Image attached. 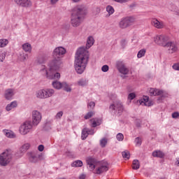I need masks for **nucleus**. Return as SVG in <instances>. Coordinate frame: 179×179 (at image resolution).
I'll return each mask as SVG.
<instances>
[{
    "mask_svg": "<svg viewBox=\"0 0 179 179\" xmlns=\"http://www.w3.org/2000/svg\"><path fill=\"white\" fill-rule=\"evenodd\" d=\"M95 106H96V103L94 101H91L88 103V107H90V108H94Z\"/></svg>",
    "mask_w": 179,
    "mask_h": 179,
    "instance_id": "obj_48",
    "label": "nucleus"
},
{
    "mask_svg": "<svg viewBox=\"0 0 179 179\" xmlns=\"http://www.w3.org/2000/svg\"><path fill=\"white\" fill-rule=\"evenodd\" d=\"M87 136H89V131L87 130V128H85L82 131L81 139L83 141H85V139H86V138H87Z\"/></svg>",
    "mask_w": 179,
    "mask_h": 179,
    "instance_id": "obj_31",
    "label": "nucleus"
},
{
    "mask_svg": "<svg viewBox=\"0 0 179 179\" xmlns=\"http://www.w3.org/2000/svg\"><path fill=\"white\" fill-rule=\"evenodd\" d=\"M41 113L38 110L32 112V124L34 127H37L41 122Z\"/></svg>",
    "mask_w": 179,
    "mask_h": 179,
    "instance_id": "obj_12",
    "label": "nucleus"
},
{
    "mask_svg": "<svg viewBox=\"0 0 179 179\" xmlns=\"http://www.w3.org/2000/svg\"><path fill=\"white\" fill-rule=\"evenodd\" d=\"M115 2H118L119 3H125V2H128L129 0H113Z\"/></svg>",
    "mask_w": 179,
    "mask_h": 179,
    "instance_id": "obj_49",
    "label": "nucleus"
},
{
    "mask_svg": "<svg viewBox=\"0 0 179 179\" xmlns=\"http://www.w3.org/2000/svg\"><path fill=\"white\" fill-rule=\"evenodd\" d=\"M140 167H141V164L139 163V160L134 159L132 163L133 170H139Z\"/></svg>",
    "mask_w": 179,
    "mask_h": 179,
    "instance_id": "obj_30",
    "label": "nucleus"
},
{
    "mask_svg": "<svg viewBox=\"0 0 179 179\" xmlns=\"http://www.w3.org/2000/svg\"><path fill=\"white\" fill-rule=\"evenodd\" d=\"M22 49L25 52H31V45L30 43H24L22 45Z\"/></svg>",
    "mask_w": 179,
    "mask_h": 179,
    "instance_id": "obj_29",
    "label": "nucleus"
},
{
    "mask_svg": "<svg viewBox=\"0 0 179 179\" xmlns=\"http://www.w3.org/2000/svg\"><path fill=\"white\" fill-rule=\"evenodd\" d=\"M172 68L174 69V71H179V63L174 64Z\"/></svg>",
    "mask_w": 179,
    "mask_h": 179,
    "instance_id": "obj_47",
    "label": "nucleus"
},
{
    "mask_svg": "<svg viewBox=\"0 0 179 179\" xmlns=\"http://www.w3.org/2000/svg\"><path fill=\"white\" fill-rule=\"evenodd\" d=\"M89 83V80H87L86 78H81L77 82V85L78 86H82L84 87V86H87Z\"/></svg>",
    "mask_w": 179,
    "mask_h": 179,
    "instance_id": "obj_27",
    "label": "nucleus"
},
{
    "mask_svg": "<svg viewBox=\"0 0 179 179\" xmlns=\"http://www.w3.org/2000/svg\"><path fill=\"white\" fill-rule=\"evenodd\" d=\"M36 97L38 99H47V95L45 94V89L40 90L36 92Z\"/></svg>",
    "mask_w": 179,
    "mask_h": 179,
    "instance_id": "obj_22",
    "label": "nucleus"
},
{
    "mask_svg": "<svg viewBox=\"0 0 179 179\" xmlns=\"http://www.w3.org/2000/svg\"><path fill=\"white\" fill-rule=\"evenodd\" d=\"M89 135H94V129H87Z\"/></svg>",
    "mask_w": 179,
    "mask_h": 179,
    "instance_id": "obj_54",
    "label": "nucleus"
},
{
    "mask_svg": "<svg viewBox=\"0 0 179 179\" xmlns=\"http://www.w3.org/2000/svg\"><path fill=\"white\" fill-rule=\"evenodd\" d=\"M100 12H101V8L99 6L95 8V13L96 15H99V13H100Z\"/></svg>",
    "mask_w": 179,
    "mask_h": 179,
    "instance_id": "obj_50",
    "label": "nucleus"
},
{
    "mask_svg": "<svg viewBox=\"0 0 179 179\" xmlns=\"http://www.w3.org/2000/svg\"><path fill=\"white\" fill-rule=\"evenodd\" d=\"M135 97H136V94H135V93H134V92L130 93L128 95V100H134V99H135Z\"/></svg>",
    "mask_w": 179,
    "mask_h": 179,
    "instance_id": "obj_45",
    "label": "nucleus"
},
{
    "mask_svg": "<svg viewBox=\"0 0 179 179\" xmlns=\"http://www.w3.org/2000/svg\"><path fill=\"white\" fill-rule=\"evenodd\" d=\"M73 3H78L80 2L82 0H70Z\"/></svg>",
    "mask_w": 179,
    "mask_h": 179,
    "instance_id": "obj_56",
    "label": "nucleus"
},
{
    "mask_svg": "<svg viewBox=\"0 0 179 179\" xmlns=\"http://www.w3.org/2000/svg\"><path fill=\"white\" fill-rule=\"evenodd\" d=\"M141 106H147V107H150V106H153L152 101H149V96H143V99H141L138 101Z\"/></svg>",
    "mask_w": 179,
    "mask_h": 179,
    "instance_id": "obj_19",
    "label": "nucleus"
},
{
    "mask_svg": "<svg viewBox=\"0 0 179 179\" xmlns=\"http://www.w3.org/2000/svg\"><path fill=\"white\" fill-rule=\"evenodd\" d=\"M79 179H85L86 178V175L82 174L79 176Z\"/></svg>",
    "mask_w": 179,
    "mask_h": 179,
    "instance_id": "obj_57",
    "label": "nucleus"
},
{
    "mask_svg": "<svg viewBox=\"0 0 179 179\" xmlns=\"http://www.w3.org/2000/svg\"><path fill=\"white\" fill-rule=\"evenodd\" d=\"M108 69H109L108 65H103L101 67L102 72H108Z\"/></svg>",
    "mask_w": 179,
    "mask_h": 179,
    "instance_id": "obj_46",
    "label": "nucleus"
},
{
    "mask_svg": "<svg viewBox=\"0 0 179 179\" xmlns=\"http://www.w3.org/2000/svg\"><path fill=\"white\" fill-rule=\"evenodd\" d=\"M176 166H179V158H176V162H175Z\"/></svg>",
    "mask_w": 179,
    "mask_h": 179,
    "instance_id": "obj_58",
    "label": "nucleus"
},
{
    "mask_svg": "<svg viewBox=\"0 0 179 179\" xmlns=\"http://www.w3.org/2000/svg\"><path fill=\"white\" fill-rule=\"evenodd\" d=\"M164 48H166L168 54H174L178 51V47L174 42H168Z\"/></svg>",
    "mask_w": 179,
    "mask_h": 179,
    "instance_id": "obj_13",
    "label": "nucleus"
},
{
    "mask_svg": "<svg viewBox=\"0 0 179 179\" xmlns=\"http://www.w3.org/2000/svg\"><path fill=\"white\" fill-rule=\"evenodd\" d=\"M90 121L92 124L93 128H96V127L101 124V120L99 118H93Z\"/></svg>",
    "mask_w": 179,
    "mask_h": 179,
    "instance_id": "obj_26",
    "label": "nucleus"
},
{
    "mask_svg": "<svg viewBox=\"0 0 179 179\" xmlns=\"http://www.w3.org/2000/svg\"><path fill=\"white\" fill-rule=\"evenodd\" d=\"M52 87L57 90L59 89H64L66 92H71V89L69 87V85L66 83H61L59 81H54L52 83Z\"/></svg>",
    "mask_w": 179,
    "mask_h": 179,
    "instance_id": "obj_11",
    "label": "nucleus"
},
{
    "mask_svg": "<svg viewBox=\"0 0 179 179\" xmlns=\"http://www.w3.org/2000/svg\"><path fill=\"white\" fill-rule=\"evenodd\" d=\"M121 45H122V48H124L125 47H127V41L122 40L121 41Z\"/></svg>",
    "mask_w": 179,
    "mask_h": 179,
    "instance_id": "obj_51",
    "label": "nucleus"
},
{
    "mask_svg": "<svg viewBox=\"0 0 179 179\" xmlns=\"http://www.w3.org/2000/svg\"><path fill=\"white\" fill-rule=\"evenodd\" d=\"M9 43V41L8 39H0V48H3V47H6Z\"/></svg>",
    "mask_w": 179,
    "mask_h": 179,
    "instance_id": "obj_34",
    "label": "nucleus"
},
{
    "mask_svg": "<svg viewBox=\"0 0 179 179\" xmlns=\"http://www.w3.org/2000/svg\"><path fill=\"white\" fill-rule=\"evenodd\" d=\"M45 92L46 94V99H50V97H52L55 93V91L51 88L45 89Z\"/></svg>",
    "mask_w": 179,
    "mask_h": 179,
    "instance_id": "obj_25",
    "label": "nucleus"
},
{
    "mask_svg": "<svg viewBox=\"0 0 179 179\" xmlns=\"http://www.w3.org/2000/svg\"><path fill=\"white\" fill-rule=\"evenodd\" d=\"M87 164L90 171H94V174H103L106 171H108V163L107 162L97 163V159L89 157L86 159Z\"/></svg>",
    "mask_w": 179,
    "mask_h": 179,
    "instance_id": "obj_3",
    "label": "nucleus"
},
{
    "mask_svg": "<svg viewBox=\"0 0 179 179\" xmlns=\"http://www.w3.org/2000/svg\"><path fill=\"white\" fill-rule=\"evenodd\" d=\"M31 128H33L31 122L26 121L20 127L19 131L21 135H27L30 132Z\"/></svg>",
    "mask_w": 179,
    "mask_h": 179,
    "instance_id": "obj_8",
    "label": "nucleus"
},
{
    "mask_svg": "<svg viewBox=\"0 0 179 179\" xmlns=\"http://www.w3.org/2000/svg\"><path fill=\"white\" fill-rule=\"evenodd\" d=\"M116 66L120 73H122V75H128L129 73V69L125 66V64H124V62L117 61L116 62Z\"/></svg>",
    "mask_w": 179,
    "mask_h": 179,
    "instance_id": "obj_14",
    "label": "nucleus"
},
{
    "mask_svg": "<svg viewBox=\"0 0 179 179\" xmlns=\"http://www.w3.org/2000/svg\"><path fill=\"white\" fill-rule=\"evenodd\" d=\"M58 1H59V0H50V3H51V5H55V3H57V2H58Z\"/></svg>",
    "mask_w": 179,
    "mask_h": 179,
    "instance_id": "obj_55",
    "label": "nucleus"
},
{
    "mask_svg": "<svg viewBox=\"0 0 179 179\" xmlns=\"http://www.w3.org/2000/svg\"><path fill=\"white\" fill-rule=\"evenodd\" d=\"M12 150H6L0 155V165L3 167L8 166L10 162H12Z\"/></svg>",
    "mask_w": 179,
    "mask_h": 179,
    "instance_id": "obj_6",
    "label": "nucleus"
},
{
    "mask_svg": "<svg viewBox=\"0 0 179 179\" xmlns=\"http://www.w3.org/2000/svg\"><path fill=\"white\" fill-rule=\"evenodd\" d=\"M94 44V38L93 36H89L87 40L86 46H83L77 50L75 56L74 68L75 71L79 75H82L85 72L87 63L89 62V48Z\"/></svg>",
    "mask_w": 179,
    "mask_h": 179,
    "instance_id": "obj_1",
    "label": "nucleus"
},
{
    "mask_svg": "<svg viewBox=\"0 0 179 179\" xmlns=\"http://www.w3.org/2000/svg\"><path fill=\"white\" fill-rule=\"evenodd\" d=\"M65 52H66V50L63 47L56 48L52 52L54 59L51 62H60V64H59V69L61 68V65H62V60H61V59L65 55Z\"/></svg>",
    "mask_w": 179,
    "mask_h": 179,
    "instance_id": "obj_5",
    "label": "nucleus"
},
{
    "mask_svg": "<svg viewBox=\"0 0 179 179\" xmlns=\"http://www.w3.org/2000/svg\"><path fill=\"white\" fill-rule=\"evenodd\" d=\"M172 117L173 118H178L179 113L178 112H174L173 113H172Z\"/></svg>",
    "mask_w": 179,
    "mask_h": 179,
    "instance_id": "obj_52",
    "label": "nucleus"
},
{
    "mask_svg": "<svg viewBox=\"0 0 179 179\" xmlns=\"http://www.w3.org/2000/svg\"><path fill=\"white\" fill-rule=\"evenodd\" d=\"M154 41L158 45L166 47L167 43H169V36L166 35H157L154 38Z\"/></svg>",
    "mask_w": 179,
    "mask_h": 179,
    "instance_id": "obj_9",
    "label": "nucleus"
},
{
    "mask_svg": "<svg viewBox=\"0 0 179 179\" xmlns=\"http://www.w3.org/2000/svg\"><path fill=\"white\" fill-rule=\"evenodd\" d=\"M145 54H146V49H142L138 51L137 54V57L142 58V57H145Z\"/></svg>",
    "mask_w": 179,
    "mask_h": 179,
    "instance_id": "obj_37",
    "label": "nucleus"
},
{
    "mask_svg": "<svg viewBox=\"0 0 179 179\" xmlns=\"http://www.w3.org/2000/svg\"><path fill=\"white\" fill-rule=\"evenodd\" d=\"M47 59H48V57H47V55H40L36 59V62L39 64H45Z\"/></svg>",
    "mask_w": 179,
    "mask_h": 179,
    "instance_id": "obj_21",
    "label": "nucleus"
},
{
    "mask_svg": "<svg viewBox=\"0 0 179 179\" xmlns=\"http://www.w3.org/2000/svg\"><path fill=\"white\" fill-rule=\"evenodd\" d=\"M14 2L20 8H30L31 6V0H14Z\"/></svg>",
    "mask_w": 179,
    "mask_h": 179,
    "instance_id": "obj_15",
    "label": "nucleus"
},
{
    "mask_svg": "<svg viewBox=\"0 0 179 179\" xmlns=\"http://www.w3.org/2000/svg\"><path fill=\"white\" fill-rule=\"evenodd\" d=\"M38 150H39V152H43V150H44V145H38Z\"/></svg>",
    "mask_w": 179,
    "mask_h": 179,
    "instance_id": "obj_53",
    "label": "nucleus"
},
{
    "mask_svg": "<svg viewBox=\"0 0 179 179\" xmlns=\"http://www.w3.org/2000/svg\"><path fill=\"white\" fill-rule=\"evenodd\" d=\"M0 117H1V112H0Z\"/></svg>",
    "mask_w": 179,
    "mask_h": 179,
    "instance_id": "obj_61",
    "label": "nucleus"
},
{
    "mask_svg": "<svg viewBox=\"0 0 179 179\" xmlns=\"http://www.w3.org/2000/svg\"><path fill=\"white\" fill-rule=\"evenodd\" d=\"M3 132L7 138H15V134L10 130H3Z\"/></svg>",
    "mask_w": 179,
    "mask_h": 179,
    "instance_id": "obj_32",
    "label": "nucleus"
},
{
    "mask_svg": "<svg viewBox=\"0 0 179 179\" xmlns=\"http://www.w3.org/2000/svg\"><path fill=\"white\" fill-rule=\"evenodd\" d=\"M135 23V17H122L118 23L120 29H128L132 24Z\"/></svg>",
    "mask_w": 179,
    "mask_h": 179,
    "instance_id": "obj_7",
    "label": "nucleus"
},
{
    "mask_svg": "<svg viewBox=\"0 0 179 179\" xmlns=\"http://www.w3.org/2000/svg\"><path fill=\"white\" fill-rule=\"evenodd\" d=\"M63 115H64V112L59 111L55 116V120H57L58 121L59 120H61V118H62Z\"/></svg>",
    "mask_w": 179,
    "mask_h": 179,
    "instance_id": "obj_39",
    "label": "nucleus"
},
{
    "mask_svg": "<svg viewBox=\"0 0 179 179\" xmlns=\"http://www.w3.org/2000/svg\"><path fill=\"white\" fill-rule=\"evenodd\" d=\"M94 114V112H88L87 113V115L85 116V120H89V118H92L93 117V115Z\"/></svg>",
    "mask_w": 179,
    "mask_h": 179,
    "instance_id": "obj_44",
    "label": "nucleus"
},
{
    "mask_svg": "<svg viewBox=\"0 0 179 179\" xmlns=\"http://www.w3.org/2000/svg\"><path fill=\"white\" fill-rule=\"evenodd\" d=\"M107 142H108V140L106 138L101 139L100 141L101 148H106V145H107Z\"/></svg>",
    "mask_w": 179,
    "mask_h": 179,
    "instance_id": "obj_40",
    "label": "nucleus"
},
{
    "mask_svg": "<svg viewBox=\"0 0 179 179\" xmlns=\"http://www.w3.org/2000/svg\"><path fill=\"white\" fill-rule=\"evenodd\" d=\"M60 62H50L49 64V70H47L45 66H43L40 71V73L46 76L48 79H59L61 74L57 71H59V65Z\"/></svg>",
    "mask_w": 179,
    "mask_h": 179,
    "instance_id": "obj_4",
    "label": "nucleus"
},
{
    "mask_svg": "<svg viewBox=\"0 0 179 179\" xmlns=\"http://www.w3.org/2000/svg\"><path fill=\"white\" fill-rule=\"evenodd\" d=\"M153 157H159V159H163L164 157V153L160 150L154 151L152 152Z\"/></svg>",
    "mask_w": 179,
    "mask_h": 179,
    "instance_id": "obj_28",
    "label": "nucleus"
},
{
    "mask_svg": "<svg viewBox=\"0 0 179 179\" xmlns=\"http://www.w3.org/2000/svg\"><path fill=\"white\" fill-rule=\"evenodd\" d=\"M137 127H141V125L140 124H137Z\"/></svg>",
    "mask_w": 179,
    "mask_h": 179,
    "instance_id": "obj_60",
    "label": "nucleus"
},
{
    "mask_svg": "<svg viewBox=\"0 0 179 179\" xmlns=\"http://www.w3.org/2000/svg\"><path fill=\"white\" fill-rule=\"evenodd\" d=\"M122 157L124 159H129V157H131V154L129 153V151L126 150L122 152Z\"/></svg>",
    "mask_w": 179,
    "mask_h": 179,
    "instance_id": "obj_38",
    "label": "nucleus"
},
{
    "mask_svg": "<svg viewBox=\"0 0 179 179\" xmlns=\"http://www.w3.org/2000/svg\"><path fill=\"white\" fill-rule=\"evenodd\" d=\"M29 149H30V144L29 143L24 144L20 148V157L23 156V153H26V152H27V150H29Z\"/></svg>",
    "mask_w": 179,
    "mask_h": 179,
    "instance_id": "obj_23",
    "label": "nucleus"
},
{
    "mask_svg": "<svg viewBox=\"0 0 179 179\" xmlns=\"http://www.w3.org/2000/svg\"><path fill=\"white\" fill-rule=\"evenodd\" d=\"M175 15H177L178 16H179V10L175 11Z\"/></svg>",
    "mask_w": 179,
    "mask_h": 179,
    "instance_id": "obj_59",
    "label": "nucleus"
},
{
    "mask_svg": "<svg viewBox=\"0 0 179 179\" xmlns=\"http://www.w3.org/2000/svg\"><path fill=\"white\" fill-rule=\"evenodd\" d=\"M27 157L31 163H37L40 160V155L36 152H28Z\"/></svg>",
    "mask_w": 179,
    "mask_h": 179,
    "instance_id": "obj_16",
    "label": "nucleus"
},
{
    "mask_svg": "<svg viewBox=\"0 0 179 179\" xmlns=\"http://www.w3.org/2000/svg\"><path fill=\"white\" fill-rule=\"evenodd\" d=\"M149 92L150 96H162V97H164V91L163 90H157L156 88H150Z\"/></svg>",
    "mask_w": 179,
    "mask_h": 179,
    "instance_id": "obj_18",
    "label": "nucleus"
},
{
    "mask_svg": "<svg viewBox=\"0 0 179 179\" xmlns=\"http://www.w3.org/2000/svg\"><path fill=\"white\" fill-rule=\"evenodd\" d=\"M116 138L120 142L124 141V134L119 133L117 134Z\"/></svg>",
    "mask_w": 179,
    "mask_h": 179,
    "instance_id": "obj_42",
    "label": "nucleus"
},
{
    "mask_svg": "<svg viewBox=\"0 0 179 179\" xmlns=\"http://www.w3.org/2000/svg\"><path fill=\"white\" fill-rule=\"evenodd\" d=\"M87 15V7L85 4H78L72 8L70 23L73 27H79Z\"/></svg>",
    "mask_w": 179,
    "mask_h": 179,
    "instance_id": "obj_2",
    "label": "nucleus"
},
{
    "mask_svg": "<svg viewBox=\"0 0 179 179\" xmlns=\"http://www.w3.org/2000/svg\"><path fill=\"white\" fill-rule=\"evenodd\" d=\"M114 8L111 6H107L106 7V12H108L107 16H111L113 13H114Z\"/></svg>",
    "mask_w": 179,
    "mask_h": 179,
    "instance_id": "obj_35",
    "label": "nucleus"
},
{
    "mask_svg": "<svg viewBox=\"0 0 179 179\" xmlns=\"http://www.w3.org/2000/svg\"><path fill=\"white\" fill-rule=\"evenodd\" d=\"M83 162L80 160H76L71 164V167H82Z\"/></svg>",
    "mask_w": 179,
    "mask_h": 179,
    "instance_id": "obj_33",
    "label": "nucleus"
},
{
    "mask_svg": "<svg viewBox=\"0 0 179 179\" xmlns=\"http://www.w3.org/2000/svg\"><path fill=\"white\" fill-rule=\"evenodd\" d=\"M152 26L156 29H164L165 24L164 22L159 21L157 19H153L151 22Z\"/></svg>",
    "mask_w": 179,
    "mask_h": 179,
    "instance_id": "obj_17",
    "label": "nucleus"
},
{
    "mask_svg": "<svg viewBox=\"0 0 179 179\" xmlns=\"http://www.w3.org/2000/svg\"><path fill=\"white\" fill-rule=\"evenodd\" d=\"M6 57V52L0 53V62H3V60Z\"/></svg>",
    "mask_w": 179,
    "mask_h": 179,
    "instance_id": "obj_43",
    "label": "nucleus"
},
{
    "mask_svg": "<svg viewBox=\"0 0 179 179\" xmlns=\"http://www.w3.org/2000/svg\"><path fill=\"white\" fill-rule=\"evenodd\" d=\"M17 107V102L16 101H14L6 106V111H10V110H13V108H16Z\"/></svg>",
    "mask_w": 179,
    "mask_h": 179,
    "instance_id": "obj_24",
    "label": "nucleus"
},
{
    "mask_svg": "<svg viewBox=\"0 0 179 179\" xmlns=\"http://www.w3.org/2000/svg\"><path fill=\"white\" fill-rule=\"evenodd\" d=\"M5 99L6 100H10L13 96H15V90L13 89H8L5 91Z\"/></svg>",
    "mask_w": 179,
    "mask_h": 179,
    "instance_id": "obj_20",
    "label": "nucleus"
},
{
    "mask_svg": "<svg viewBox=\"0 0 179 179\" xmlns=\"http://www.w3.org/2000/svg\"><path fill=\"white\" fill-rule=\"evenodd\" d=\"M20 59L23 62L27 61V59H29V55L22 52L20 54Z\"/></svg>",
    "mask_w": 179,
    "mask_h": 179,
    "instance_id": "obj_36",
    "label": "nucleus"
},
{
    "mask_svg": "<svg viewBox=\"0 0 179 179\" xmlns=\"http://www.w3.org/2000/svg\"><path fill=\"white\" fill-rule=\"evenodd\" d=\"M134 142L136 143V146H141V145H142V138L141 137L136 138Z\"/></svg>",
    "mask_w": 179,
    "mask_h": 179,
    "instance_id": "obj_41",
    "label": "nucleus"
},
{
    "mask_svg": "<svg viewBox=\"0 0 179 179\" xmlns=\"http://www.w3.org/2000/svg\"><path fill=\"white\" fill-rule=\"evenodd\" d=\"M110 110L115 111L119 114V115H121V114H122V111H124V106L122 105V103L117 101L110 106Z\"/></svg>",
    "mask_w": 179,
    "mask_h": 179,
    "instance_id": "obj_10",
    "label": "nucleus"
}]
</instances>
